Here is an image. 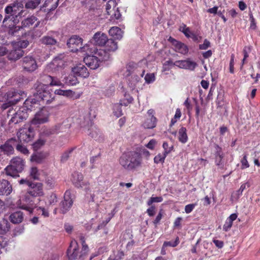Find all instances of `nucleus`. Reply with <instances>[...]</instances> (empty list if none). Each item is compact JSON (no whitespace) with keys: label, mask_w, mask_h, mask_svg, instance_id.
<instances>
[{"label":"nucleus","mask_w":260,"mask_h":260,"mask_svg":"<svg viewBox=\"0 0 260 260\" xmlns=\"http://www.w3.org/2000/svg\"><path fill=\"white\" fill-rule=\"evenodd\" d=\"M28 117V111L25 107H21L14 114L13 116L10 120L9 123H14L15 124L18 123Z\"/></svg>","instance_id":"nucleus-9"},{"label":"nucleus","mask_w":260,"mask_h":260,"mask_svg":"<svg viewBox=\"0 0 260 260\" xmlns=\"http://www.w3.org/2000/svg\"><path fill=\"white\" fill-rule=\"evenodd\" d=\"M35 86L37 98H38L41 102L46 104L52 102L54 98V94L49 91L46 85L42 83H38L35 84Z\"/></svg>","instance_id":"nucleus-4"},{"label":"nucleus","mask_w":260,"mask_h":260,"mask_svg":"<svg viewBox=\"0 0 260 260\" xmlns=\"http://www.w3.org/2000/svg\"><path fill=\"white\" fill-rule=\"evenodd\" d=\"M50 86H63V83H61V82L60 81L59 79H58L56 77H52L51 82H50Z\"/></svg>","instance_id":"nucleus-56"},{"label":"nucleus","mask_w":260,"mask_h":260,"mask_svg":"<svg viewBox=\"0 0 260 260\" xmlns=\"http://www.w3.org/2000/svg\"><path fill=\"white\" fill-rule=\"evenodd\" d=\"M46 156V155L44 153H37L31 155L30 160L32 161H35L37 163L40 164L43 161V160L45 158Z\"/></svg>","instance_id":"nucleus-40"},{"label":"nucleus","mask_w":260,"mask_h":260,"mask_svg":"<svg viewBox=\"0 0 260 260\" xmlns=\"http://www.w3.org/2000/svg\"><path fill=\"white\" fill-rule=\"evenodd\" d=\"M174 66H175L174 62H173L172 60L169 59L166 61L163 64L162 71H169L171 69L172 67Z\"/></svg>","instance_id":"nucleus-49"},{"label":"nucleus","mask_w":260,"mask_h":260,"mask_svg":"<svg viewBox=\"0 0 260 260\" xmlns=\"http://www.w3.org/2000/svg\"><path fill=\"white\" fill-rule=\"evenodd\" d=\"M79 248L76 241H72L68 249L67 254L70 260L76 259L79 256Z\"/></svg>","instance_id":"nucleus-21"},{"label":"nucleus","mask_w":260,"mask_h":260,"mask_svg":"<svg viewBox=\"0 0 260 260\" xmlns=\"http://www.w3.org/2000/svg\"><path fill=\"white\" fill-rule=\"evenodd\" d=\"M84 62L91 69H96L101 62L94 54L92 55H87L84 58Z\"/></svg>","instance_id":"nucleus-19"},{"label":"nucleus","mask_w":260,"mask_h":260,"mask_svg":"<svg viewBox=\"0 0 260 260\" xmlns=\"http://www.w3.org/2000/svg\"><path fill=\"white\" fill-rule=\"evenodd\" d=\"M117 3L115 0H109L106 5V10L108 14H111L116 8Z\"/></svg>","instance_id":"nucleus-39"},{"label":"nucleus","mask_w":260,"mask_h":260,"mask_svg":"<svg viewBox=\"0 0 260 260\" xmlns=\"http://www.w3.org/2000/svg\"><path fill=\"white\" fill-rule=\"evenodd\" d=\"M24 53L22 49L14 46L13 48L8 52L7 57L9 60L15 61L19 59L23 55Z\"/></svg>","instance_id":"nucleus-20"},{"label":"nucleus","mask_w":260,"mask_h":260,"mask_svg":"<svg viewBox=\"0 0 260 260\" xmlns=\"http://www.w3.org/2000/svg\"><path fill=\"white\" fill-rule=\"evenodd\" d=\"M156 118L152 115L150 118H148L144 122L143 125L146 128H153L156 126Z\"/></svg>","instance_id":"nucleus-35"},{"label":"nucleus","mask_w":260,"mask_h":260,"mask_svg":"<svg viewBox=\"0 0 260 260\" xmlns=\"http://www.w3.org/2000/svg\"><path fill=\"white\" fill-rule=\"evenodd\" d=\"M27 191L29 194L36 198L44 195L43 184L41 183H32Z\"/></svg>","instance_id":"nucleus-16"},{"label":"nucleus","mask_w":260,"mask_h":260,"mask_svg":"<svg viewBox=\"0 0 260 260\" xmlns=\"http://www.w3.org/2000/svg\"><path fill=\"white\" fill-rule=\"evenodd\" d=\"M83 176L81 173L74 172L72 174V181L74 185L77 187H83L86 185L83 181Z\"/></svg>","instance_id":"nucleus-24"},{"label":"nucleus","mask_w":260,"mask_h":260,"mask_svg":"<svg viewBox=\"0 0 260 260\" xmlns=\"http://www.w3.org/2000/svg\"><path fill=\"white\" fill-rule=\"evenodd\" d=\"M36 197L31 196L27 191L24 194L22 201L26 203L27 205H23L20 207L21 209L28 211L30 213L32 212L33 206L36 204L35 203Z\"/></svg>","instance_id":"nucleus-10"},{"label":"nucleus","mask_w":260,"mask_h":260,"mask_svg":"<svg viewBox=\"0 0 260 260\" xmlns=\"http://www.w3.org/2000/svg\"><path fill=\"white\" fill-rule=\"evenodd\" d=\"M72 71L75 76H78L83 78H87L89 75L87 68L82 64L77 65L72 68Z\"/></svg>","instance_id":"nucleus-18"},{"label":"nucleus","mask_w":260,"mask_h":260,"mask_svg":"<svg viewBox=\"0 0 260 260\" xmlns=\"http://www.w3.org/2000/svg\"><path fill=\"white\" fill-rule=\"evenodd\" d=\"M37 20V18L36 17L31 16L26 19H24L21 21V26L23 28L29 27L32 25Z\"/></svg>","instance_id":"nucleus-33"},{"label":"nucleus","mask_w":260,"mask_h":260,"mask_svg":"<svg viewBox=\"0 0 260 260\" xmlns=\"http://www.w3.org/2000/svg\"><path fill=\"white\" fill-rule=\"evenodd\" d=\"M23 70L27 72H32L38 67L36 58L32 55H27L20 60Z\"/></svg>","instance_id":"nucleus-6"},{"label":"nucleus","mask_w":260,"mask_h":260,"mask_svg":"<svg viewBox=\"0 0 260 260\" xmlns=\"http://www.w3.org/2000/svg\"><path fill=\"white\" fill-rule=\"evenodd\" d=\"M111 16V18L112 19H116L118 20L121 18V15L118 10V8H115L113 11L111 13V14H108Z\"/></svg>","instance_id":"nucleus-51"},{"label":"nucleus","mask_w":260,"mask_h":260,"mask_svg":"<svg viewBox=\"0 0 260 260\" xmlns=\"http://www.w3.org/2000/svg\"><path fill=\"white\" fill-rule=\"evenodd\" d=\"M14 24L12 26L9 27L8 34L11 36H18L19 35V31H21L23 27L22 26H18Z\"/></svg>","instance_id":"nucleus-38"},{"label":"nucleus","mask_w":260,"mask_h":260,"mask_svg":"<svg viewBox=\"0 0 260 260\" xmlns=\"http://www.w3.org/2000/svg\"><path fill=\"white\" fill-rule=\"evenodd\" d=\"M167 155V152H164L162 154L159 153L156 156H155L154 158V162L155 164H158L159 162L163 163L164 162L165 158Z\"/></svg>","instance_id":"nucleus-45"},{"label":"nucleus","mask_w":260,"mask_h":260,"mask_svg":"<svg viewBox=\"0 0 260 260\" xmlns=\"http://www.w3.org/2000/svg\"><path fill=\"white\" fill-rule=\"evenodd\" d=\"M52 76L50 75H44L42 77L43 81L44 82V84L46 85L48 87L49 85L50 86V82H51Z\"/></svg>","instance_id":"nucleus-63"},{"label":"nucleus","mask_w":260,"mask_h":260,"mask_svg":"<svg viewBox=\"0 0 260 260\" xmlns=\"http://www.w3.org/2000/svg\"><path fill=\"white\" fill-rule=\"evenodd\" d=\"M17 141L15 138H11L6 141L4 144L0 146V150L8 155L14 152V147H16Z\"/></svg>","instance_id":"nucleus-13"},{"label":"nucleus","mask_w":260,"mask_h":260,"mask_svg":"<svg viewBox=\"0 0 260 260\" xmlns=\"http://www.w3.org/2000/svg\"><path fill=\"white\" fill-rule=\"evenodd\" d=\"M171 42L175 47V50L182 54H186L188 53V49L184 44L170 38Z\"/></svg>","instance_id":"nucleus-23"},{"label":"nucleus","mask_w":260,"mask_h":260,"mask_svg":"<svg viewBox=\"0 0 260 260\" xmlns=\"http://www.w3.org/2000/svg\"><path fill=\"white\" fill-rule=\"evenodd\" d=\"M59 0H45L43 7L45 8V11L50 12L54 11L58 6Z\"/></svg>","instance_id":"nucleus-26"},{"label":"nucleus","mask_w":260,"mask_h":260,"mask_svg":"<svg viewBox=\"0 0 260 260\" xmlns=\"http://www.w3.org/2000/svg\"><path fill=\"white\" fill-rule=\"evenodd\" d=\"M24 166L25 162L22 158L15 157L11 161L10 165L5 168L6 174L13 177H19L18 174L23 171Z\"/></svg>","instance_id":"nucleus-3"},{"label":"nucleus","mask_w":260,"mask_h":260,"mask_svg":"<svg viewBox=\"0 0 260 260\" xmlns=\"http://www.w3.org/2000/svg\"><path fill=\"white\" fill-rule=\"evenodd\" d=\"M49 117L48 111L45 109H42L38 112L32 120L34 124H39L48 121Z\"/></svg>","instance_id":"nucleus-12"},{"label":"nucleus","mask_w":260,"mask_h":260,"mask_svg":"<svg viewBox=\"0 0 260 260\" xmlns=\"http://www.w3.org/2000/svg\"><path fill=\"white\" fill-rule=\"evenodd\" d=\"M10 223L6 219H3L0 221V235L6 234L9 231Z\"/></svg>","instance_id":"nucleus-34"},{"label":"nucleus","mask_w":260,"mask_h":260,"mask_svg":"<svg viewBox=\"0 0 260 260\" xmlns=\"http://www.w3.org/2000/svg\"><path fill=\"white\" fill-rule=\"evenodd\" d=\"M16 148L17 150L21 152L22 153L24 154H27L28 153V150H27V149L24 146L21 144L16 143Z\"/></svg>","instance_id":"nucleus-58"},{"label":"nucleus","mask_w":260,"mask_h":260,"mask_svg":"<svg viewBox=\"0 0 260 260\" xmlns=\"http://www.w3.org/2000/svg\"><path fill=\"white\" fill-rule=\"evenodd\" d=\"M162 201V198L161 197H151L150 199L147 202V205L148 206H150L152 203H159Z\"/></svg>","instance_id":"nucleus-59"},{"label":"nucleus","mask_w":260,"mask_h":260,"mask_svg":"<svg viewBox=\"0 0 260 260\" xmlns=\"http://www.w3.org/2000/svg\"><path fill=\"white\" fill-rule=\"evenodd\" d=\"M210 46V42L207 39H205L203 44L199 45V48L201 50H206Z\"/></svg>","instance_id":"nucleus-64"},{"label":"nucleus","mask_w":260,"mask_h":260,"mask_svg":"<svg viewBox=\"0 0 260 260\" xmlns=\"http://www.w3.org/2000/svg\"><path fill=\"white\" fill-rule=\"evenodd\" d=\"M121 105L119 103L114 105L113 107L114 114L117 117H119L122 115V112L121 108Z\"/></svg>","instance_id":"nucleus-48"},{"label":"nucleus","mask_w":260,"mask_h":260,"mask_svg":"<svg viewBox=\"0 0 260 260\" xmlns=\"http://www.w3.org/2000/svg\"><path fill=\"white\" fill-rule=\"evenodd\" d=\"M17 136L20 143H28L34 138L35 131L31 126L24 125L19 129Z\"/></svg>","instance_id":"nucleus-5"},{"label":"nucleus","mask_w":260,"mask_h":260,"mask_svg":"<svg viewBox=\"0 0 260 260\" xmlns=\"http://www.w3.org/2000/svg\"><path fill=\"white\" fill-rule=\"evenodd\" d=\"M247 185L248 187H249V185L248 183H246L243 184L241 185L239 189L236 192H234L231 196V200H237L239 199L240 196L242 194V192L246 188V186Z\"/></svg>","instance_id":"nucleus-37"},{"label":"nucleus","mask_w":260,"mask_h":260,"mask_svg":"<svg viewBox=\"0 0 260 260\" xmlns=\"http://www.w3.org/2000/svg\"><path fill=\"white\" fill-rule=\"evenodd\" d=\"M12 191V186L10 183L6 179H0V195L8 196Z\"/></svg>","instance_id":"nucleus-22"},{"label":"nucleus","mask_w":260,"mask_h":260,"mask_svg":"<svg viewBox=\"0 0 260 260\" xmlns=\"http://www.w3.org/2000/svg\"><path fill=\"white\" fill-rule=\"evenodd\" d=\"M133 101V98L129 94H125L124 98L121 100L119 104L122 106H127Z\"/></svg>","instance_id":"nucleus-44"},{"label":"nucleus","mask_w":260,"mask_h":260,"mask_svg":"<svg viewBox=\"0 0 260 260\" xmlns=\"http://www.w3.org/2000/svg\"><path fill=\"white\" fill-rule=\"evenodd\" d=\"M29 44V42L27 40H21L17 42L16 46H18L17 48H25Z\"/></svg>","instance_id":"nucleus-60"},{"label":"nucleus","mask_w":260,"mask_h":260,"mask_svg":"<svg viewBox=\"0 0 260 260\" xmlns=\"http://www.w3.org/2000/svg\"><path fill=\"white\" fill-rule=\"evenodd\" d=\"M175 66L179 68L193 71L197 66V63L190 59L182 60H177L174 62Z\"/></svg>","instance_id":"nucleus-15"},{"label":"nucleus","mask_w":260,"mask_h":260,"mask_svg":"<svg viewBox=\"0 0 260 260\" xmlns=\"http://www.w3.org/2000/svg\"><path fill=\"white\" fill-rule=\"evenodd\" d=\"M4 11L6 16L3 20L4 24H6L8 19L12 21L14 24H17L22 17L27 14L22 2H14L10 4L6 7Z\"/></svg>","instance_id":"nucleus-1"},{"label":"nucleus","mask_w":260,"mask_h":260,"mask_svg":"<svg viewBox=\"0 0 260 260\" xmlns=\"http://www.w3.org/2000/svg\"><path fill=\"white\" fill-rule=\"evenodd\" d=\"M61 126V124H58L50 128H46L44 131L43 133L46 136H50L55 134H57L62 130V128Z\"/></svg>","instance_id":"nucleus-29"},{"label":"nucleus","mask_w":260,"mask_h":260,"mask_svg":"<svg viewBox=\"0 0 260 260\" xmlns=\"http://www.w3.org/2000/svg\"><path fill=\"white\" fill-rule=\"evenodd\" d=\"M48 203L49 205L55 204L57 202V197L55 193H51L48 198Z\"/></svg>","instance_id":"nucleus-54"},{"label":"nucleus","mask_w":260,"mask_h":260,"mask_svg":"<svg viewBox=\"0 0 260 260\" xmlns=\"http://www.w3.org/2000/svg\"><path fill=\"white\" fill-rule=\"evenodd\" d=\"M187 130L185 127H181L178 132V140L179 141L185 144L188 140V137L187 135Z\"/></svg>","instance_id":"nucleus-32"},{"label":"nucleus","mask_w":260,"mask_h":260,"mask_svg":"<svg viewBox=\"0 0 260 260\" xmlns=\"http://www.w3.org/2000/svg\"><path fill=\"white\" fill-rule=\"evenodd\" d=\"M35 98H28L27 99L22 107H25L27 111H32L36 108H39L41 102L40 99L36 98V92L34 94Z\"/></svg>","instance_id":"nucleus-14"},{"label":"nucleus","mask_w":260,"mask_h":260,"mask_svg":"<svg viewBox=\"0 0 260 260\" xmlns=\"http://www.w3.org/2000/svg\"><path fill=\"white\" fill-rule=\"evenodd\" d=\"M147 61L146 60H142L139 62L138 64L134 62H129L126 66V72H128L127 75H129L135 69H138V67H141L143 65H146Z\"/></svg>","instance_id":"nucleus-30"},{"label":"nucleus","mask_w":260,"mask_h":260,"mask_svg":"<svg viewBox=\"0 0 260 260\" xmlns=\"http://www.w3.org/2000/svg\"><path fill=\"white\" fill-rule=\"evenodd\" d=\"M23 214L20 211H16L12 213L10 216V220L15 224L19 223L23 221Z\"/></svg>","instance_id":"nucleus-27"},{"label":"nucleus","mask_w":260,"mask_h":260,"mask_svg":"<svg viewBox=\"0 0 260 260\" xmlns=\"http://www.w3.org/2000/svg\"><path fill=\"white\" fill-rule=\"evenodd\" d=\"M101 134L100 133V131L98 129L92 130L91 131V132L90 133V135L91 136V137L92 138H94L96 140H99V141L101 140V139H100V137L101 136L100 135Z\"/></svg>","instance_id":"nucleus-57"},{"label":"nucleus","mask_w":260,"mask_h":260,"mask_svg":"<svg viewBox=\"0 0 260 260\" xmlns=\"http://www.w3.org/2000/svg\"><path fill=\"white\" fill-rule=\"evenodd\" d=\"M38 5L37 4V2L34 0H29L26 2L25 4L24 7L26 9L34 10L37 8Z\"/></svg>","instance_id":"nucleus-46"},{"label":"nucleus","mask_w":260,"mask_h":260,"mask_svg":"<svg viewBox=\"0 0 260 260\" xmlns=\"http://www.w3.org/2000/svg\"><path fill=\"white\" fill-rule=\"evenodd\" d=\"M145 82L150 84L154 81L155 76L154 73H147L144 77Z\"/></svg>","instance_id":"nucleus-50"},{"label":"nucleus","mask_w":260,"mask_h":260,"mask_svg":"<svg viewBox=\"0 0 260 260\" xmlns=\"http://www.w3.org/2000/svg\"><path fill=\"white\" fill-rule=\"evenodd\" d=\"M214 156L215 165L219 168L222 169L224 166L223 161L222 160L224 157V153L222 149L216 144H214Z\"/></svg>","instance_id":"nucleus-11"},{"label":"nucleus","mask_w":260,"mask_h":260,"mask_svg":"<svg viewBox=\"0 0 260 260\" xmlns=\"http://www.w3.org/2000/svg\"><path fill=\"white\" fill-rule=\"evenodd\" d=\"M14 90L11 89L8 91L7 92H6L5 93V95L6 96L5 97V101H8L10 104H11V101H13V99H14Z\"/></svg>","instance_id":"nucleus-53"},{"label":"nucleus","mask_w":260,"mask_h":260,"mask_svg":"<svg viewBox=\"0 0 260 260\" xmlns=\"http://www.w3.org/2000/svg\"><path fill=\"white\" fill-rule=\"evenodd\" d=\"M105 49L109 52H114L118 48L117 43L113 39H109L105 44Z\"/></svg>","instance_id":"nucleus-31"},{"label":"nucleus","mask_w":260,"mask_h":260,"mask_svg":"<svg viewBox=\"0 0 260 260\" xmlns=\"http://www.w3.org/2000/svg\"><path fill=\"white\" fill-rule=\"evenodd\" d=\"M93 53L97 56L100 62L108 60L110 57V54L105 49H94Z\"/></svg>","instance_id":"nucleus-25"},{"label":"nucleus","mask_w":260,"mask_h":260,"mask_svg":"<svg viewBox=\"0 0 260 260\" xmlns=\"http://www.w3.org/2000/svg\"><path fill=\"white\" fill-rule=\"evenodd\" d=\"M142 156L140 153L135 151L123 153L119 159L120 165L127 170H133L141 166Z\"/></svg>","instance_id":"nucleus-2"},{"label":"nucleus","mask_w":260,"mask_h":260,"mask_svg":"<svg viewBox=\"0 0 260 260\" xmlns=\"http://www.w3.org/2000/svg\"><path fill=\"white\" fill-rule=\"evenodd\" d=\"M241 169L244 170L249 167V164L247 160V154H245L241 160Z\"/></svg>","instance_id":"nucleus-52"},{"label":"nucleus","mask_w":260,"mask_h":260,"mask_svg":"<svg viewBox=\"0 0 260 260\" xmlns=\"http://www.w3.org/2000/svg\"><path fill=\"white\" fill-rule=\"evenodd\" d=\"M109 39L107 35L101 31L96 32L91 40V43L93 45L102 46L105 45Z\"/></svg>","instance_id":"nucleus-17"},{"label":"nucleus","mask_w":260,"mask_h":260,"mask_svg":"<svg viewBox=\"0 0 260 260\" xmlns=\"http://www.w3.org/2000/svg\"><path fill=\"white\" fill-rule=\"evenodd\" d=\"M74 92L71 90H62L56 89L54 91V94L60 95H63L67 97L72 96Z\"/></svg>","instance_id":"nucleus-42"},{"label":"nucleus","mask_w":260,"mask_h":260,"mask_svg":"<svg viewBox=\"0 0 260 260\" xmlns=\"http://www.w3.org/2000/svg\"><path fill=\"white\" fill-rule=\"evenodd\" d=\"M29 175L34 180H39L40 174L37 167H32L30 168Z\"/></svg>","instance_id":"nucleus-43"},{"label":"nucleus","mask_w":260,"mask_h":260,"mask_svg":"<svg viewBox=\"0 0 260 260\" xmlns=\"http://www.w3.org/2000/svg\"><path fill=\"white\" fill-rule=\"evenodd\" d=\"M109 33L110 36L117 40H120L122 38L123 34V31L117 26L112 27L109 29Z\"/></svg>","instance_id":"nucleus-28"},{"label":"nucleus","mask_w":260,"mask_h":260,"mask_svg":"<svg viewBox=\"0 0 260 260\" xmlns=\"http://www.w3.org/2000/svg\"><path fill=\"white\" fill-rule=\"evenodd\" d=\"M180 30L186 37H189L190 36L189 35L191 33L190 29L188 27H187L185 24H182V26L180 27Z\"/></svg>","instance_id":"nucleus-61"},{"label":"nucleus","mask_w":260,"mask_h":260,"mask_svg":"<svg viewBox=\"0 0 260 260\" xmlns=\"http://www.w3.org/2000/svg\"><path fill=\"white\" fill-rule=\"evenodd\" d=\"M62 55H61L58 56H56L53 60H52V64L54 66H56L57 67H60L63 64V61H62Z\"/></svg>","instance_id":"nucleus-47"},{"label":"nucleus","mask_w":260,"mask_h":260,"mask_svg":"<svg viewBox=\"0 0 260 260\" xmlns=\"http://www.w3.org/2000/svg\"><path fill=\"white\" fill-rule=\"evenodd\" d=\"M14 94V99H13V101H11V104L13 105L16 104L19 101L23 99V96H25V93L24 92H17L15 90Z\"/></svg>","instance_id":"nucleus-41"},{"label":"nucleus","mask_w":260,"mask_h":260,"mask_svg":"<svg viewBox=\"0 0 260 260\" xmlns=\"http://www.w3.org/2000/svg\"><path fill=\"white\" fill-rule=\"evenodd\" d=\"M74 200V197L71 193V191L69 190H67L64 194L63 200L59 204L61 213L64 214L70 210Z\"/></svg>","instance_id":"nucleus-7"},{"label":"nucleus","mask_w":260,"mask_h":260,"mask_svg":"<svg viewBox=\"0 0 260 260\" xmlns=\"http://www.w3.org/2000/svg\"><path fill=\"white\" fill-rule=\"evenodd\" d=\"M41 42L45 45H54L57 43L56 39L49 36H45L42 37L41 39Z\"/></svg>","instance_id":"nucleus-36"},{"label":"nucleus","mask_w":260,"mask_h":260,"mask_svg":"<svg viewBox=\"0 0 260 260\" xmlns=\"http://www.w3.org/2000/svg\"><path fill=\"white\" fill-rule=\"evenodd\" d=\"M179 244V238L177 237L174 241H165L163 244V247H176Z\"/></svg>","instance_id":"nucleus-55"},{"label":"nucleus","mask_w":260,"mask_h":260,"mask_svg":"<svg viewBox=\"0 0 260 260\" xmlns=\"http://www.w3.org/2000/svg\"><path fill=\"white\" fill-rule=\"evenodd\" d=\"M44 144V142L42 140H38L32 144V147L35 150H38Z\"/></svg>","instance_id":"nucleus-62"},{"label":"nucleus","mask_w":260,"mask_h":260,"mask_svg":"<svg viewBox=\"0 0 260 260\" xmlns=\"http://www.w3.org/2000/svg\"><path fill=\"white\" fill-rule=\"evenodd\" d=\"M82 39L77 36L71 37L67 42V45L69 48H71V50L74 52L79 50L82 52L86 51V48L88 46L87 45L82 46Z\"/></svg>","instance_id":"nucleus-8"}]
</instances>
